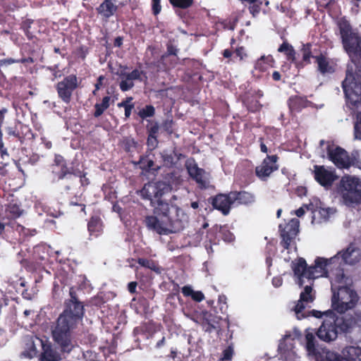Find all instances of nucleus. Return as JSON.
Returning a JSON list of instances; mask_svg holds the SVG:
<instances>
[{"label": "nucleus", "instance_id": "f257e3e1", "mask_svg": "<svg viewBox=\"0 0 361 361\" xmlns=\"http://www.w3.org/2000/svg\"><path fill=\"white\" fill-rule=\"evenodd\" d=\"M341 42L350 62L348 63L342 88L345 104L353 112H357L355 133L361 132V36L353 30L350 21L343 16L337 19Z\"/></svg>", "mask_w": 361, "mask_h": 361}, {"label": "nucleus", "instance_id": "f03ea898", "mask_svg": "<svg viewBox=\"0 0 361 361\" xmlns=\"http://www.w3.org/2000/svg\"><path fill=\"white\" fill-rule=\"evenodd\" d=\"M69 295L70 298L64 301L63 312L51 326L55 348L62 353H70L78 346L72 334L85 315V306L79 300L74 287L69 288Z\"/></svg>", "mask_w": 361, "mask_h": 361}, {"label": "nucleus", "instance_id": "7ed1b4c3", "mask_svg": "<svg viewBox=\"0 0 361 361\" xmlns=\"http://www.w3.org/2000/svg\"><path fill=\"white\" fill-rule=\"evenodd\" d=\"M175 209L177 216L176 219L166 220L161 217L159 218V216L156 215H148L145 216L144 224L149 230L159 235L180 232L185 228L188 216L180 208L176 207Z\"/></svg>", "mask_w": 361, "mask_h": 361}, {"label": "nucleus", "instance_id": "20e7f679", "mask_svg": "<svg viewBox=\"0 0 361 361\" xmlns=\"http://www.w3.org/2000/svg\"><path fill=\"white\" fill-rule=\"evenodd\" d=\"M338 192L346 204H360V179L349 175L343 176L338 187Z\"/></svg>", "mask_w": 361, "mask_h": 361}, {"label": "nucleus", "instance_id": "39448f33", "mask_svg": "<svg viewBox=\"0 0 361 361\" xmlns=\"http://www.w3.org/2000/svg\"><path fill=\"white\" fill-rule=\"evenodd\" d=\"M358 300L355 291L348 286H341L337 292L334 291L331 298V307L338 313H344L353 308Z\"/></svg>", "mask_w": 361, "mask_h": 361}, {"label": "nucleus", "instance_id": "423d86ee", "mask_svg": "<svg viewBox=\"0 0 361 361\" xmlns=\"http://www.w3.org/2000/svg\"><path fill=\"white\" fill-rule=\"evenodd\" d=\"M78 87V80L76 75L71 74L63 78L56 85L59 97L66 104L71 101L73 92Z\"/></svg>", "mask_w": 361, "mask_h": 361}, {"label": "nucleus", "instance_id": "0eeeda50", "mask_svg": "<svg viewBox=\"0 0 361 361\" xmlns=\"http://www.w3.org/2000/svg\"><path fill=\"white\" fill-rule=\"evenodd\" d=\"M168 189V185L163 182H148L137 193L142 200H149L151 204H154L155 200L162 198Z\"/></svg>", "mask_w": 361, "mask_h": 361}, {"label": "nucleus", "instance_id": "6e6552de", "mask_svg": "<svg viewBox=\"0 0 361 361\" xmlns=\"http://www.w3.org/2000/svg\"><path fill=\"white\" fill-rule=\"evenodd\" d=\"M47 260V252L42 246L37 245L30 250L29 258L22 259L20 264L28 271L39 269Z\"/></svg>", "mask_w": 361, "mask_h": 361}, {"label": "nucleus", "instance_id": "1a4fd4ad", "mask_svg": "<svg viewBox=\"0 0 361 361\" xmlns=\"http://www.w3.org/2000/svg\"><path fill=\"white\" fill-rule=\"evenodd\" d=\"M299 220L294 218L288 223L286 224L284 226H283L282 224L279 225V231L281 238L280 244L283 249L289 250L291 243L294 241V239L299 232Z\"/></svg>", "mask_w": 361, "mask_h": 361}, {"label": "nucleus", "instance_id": "9d476101", "mask_svg": "<svg viewBox=\"0 0 361 361\" xmlns=\"http://www.w3.org/2000/svg\"><path fill=\"white\" fill-rule=\"evenodd\" d=\"M327 154L329 159L338 169H348L350 166L355 165V162L352 159H350L347 151L339 146L333 148L329 145L327 147Z\"/></svg>", "mask_w": 361, "mask_h": 361}, {"label": "nucleus", "instance_id": "9b49d317", "mask_svg": "<svg viewBox=\"0 0 361 361\" xmlns=\"http://www.w3.org/2000/svg\"><path fill=\"white\" fill-rule=\"evenodd\" d=\"M278 160L276 154L267 155L261 164L255 167L256 176L261 180H267L271 173L279 169Z\"/></svg>", "mask_w": 361, "mask_h": 361}, {"label": "nucleus", "instance_id": "f8f14e48", "mask_svg": "<svg viewBox=\"0 0 361 361\" xmlns=\"http://www.w3.org/2000/svg\"><path fill=\"white\" fill-rule=\"evenodd\" d=\"M326 360L322 361H361V348L346 346L341 354L329 352L326 354Z\"/></svg>", "mask_w": 361, "mask_h": 361}, {"label": "nucleus", "instance_id": "ddd939ff", "mask_svg": "<svg viewBox=\"0 0 361 361\" xmlns=\"http://www.w3.org/2000/svg\"><path fill=\"white\" fill-rule=\"evenodd\" d=\"M313 174L314 180L325 188H330L338 176L334 171H329L324 166L314 165Z\"/></svg>", "mask_w": 361, "mask_h": 361}, {"label": "nucleus", "instance_id": "4468645a", "mask_svg": "<svg viewBox=\"0 0 361 361\" xmlns=\"http://www.w3.org/2000/svg\"><path fill=\"white\" fill-rule=\"evenodd\" d=\"M293 270L294 274L298 278V285L302 287L304 283L303 279H314L319 277L314 274V268L307 267V262L304 258L300 257L293 263Z\"/></svg>", "mask_w": 361, "mask_h": 361}, {"label": "nucleus", "instance_id": "2eb2a0df", "mask_svg": "<svg viewBox=\"0 0 361 361\" xmlns=\"http://www.w3.org/2000/svg\"><path fill=\"white\" fill-rule=\"evenodd\" d=\"M332 319L331 316L325 319L317 331V337L323 341L331 342L338 337V330Z\"/></svg>", "mask_w": 361, "mask_h": 361}, {"label": "nucleus", "instance_id": "dca6fc26", "mask_svg": "<svg viewBox=\"0 0 361 361\" xmlns=\"http://www.w3.org/2000/svg\"><path fill=\"white\" fill-rule=\"evenodd\" d=\"M314 298H315L312 294V288L310 286H306L304 288V290L301 292L300 299L298 300L293 308L295 315L298 319H302L306 317L303 312L305 308V303L308 304L312 302Z\"/></svg>", "mask_w": 361, "mask_h": 361}, {"label": "nucleus", "instance_id": "f3484780", "mask_svg": "<svg viewBox=\"0 0 361 361\" xmlns=\"http://www.w3.org/2000/svg\"><path fill=\"white\" fill-rule=\"evenodd\" d=\"M142 75H145V73L137 68H135L130 73L121 71L120 73L121 80L119 83L121 90L126 92L132 89L135 85L134 80H142Z\"/></svg>", "mask_w": 361, "mask_h": 361}, {"label": "nucleus", "instance_id": "a211bd4d", "mask_svg": "<svg viewBox=\"0 0 361 361\" xmlns=\"http://www.w3.org/2000/svg\"><path fill=\"white\" fill-rule=\"evenodd\" d=\"M231 196V192L228 194H218L212 198L211 203L214 209L226 216L230 213L231 206L234 204Z\"/></svg>", "mask_w": 361, "mask_h": 361}, {"label": "nucleus", "instance_id": "6ab92c4d", "mask_svg": "<svg viewBox=\"0 0 361 361\" xmlns=\"http://www.w3.org/2000/svg\"><path fill=\"white\" fill-rule=\"evenodd\" d=\"M345 264L353 265L361 260V250L354 243H350L345 250L338 252Z\"/></svg>", "mask_w": 361, "mask_h": 361}, {"label": "nucleus", "instance_id": "aec40b11", "mask_svg": "<svg viewBox=\"0 0 361 361\" xmlns=\"http://www.w3.org/2000/svg\"><path fill=\"white\" fill-rule=\"evenodd\" d=\"M185 168L189 176L202 188H205L206 181L203 178L205 171L198 167L194 158H190L186 161Z\"/></svg>", "mask_w": 361, "mask_h": 361}, {"label": "nucleus", "instance_id": "412c9836", "mask_svg": "<svg viewBox=\"0 0 361 361\" xmlns=\"http://www.w3.org/2000/svg\"><path fill=\"white\" fill-rule=\"evenodd\" d=\"M315 63L317 64V71L323 75L332 74L336 71V64L325 54L321 53L315 56Z\"/></svg>", "mask_w": 361, "mask_h": 361}, {"label": "nucleus", "instance_id": "4be33fe9", "mask_svg": "<svg viewBox=\"0 0 361 361\" xmlns=\"http://www.w3.org/2000/svg\"><path fill=\"white\" fill-rule=\"evenodd\" d=\"M312 102L309 101L306 97L293 95L288 98L287 104L290 113L296 114L302 111V109L311 106Z\"/></svg>", "mask_w": 361, "mask_h": 361}, {"label": "nucleus", "instance_id": "5701e85b", "mask_svg": "<svg viewBox=\"0 0 361 361\" xmlns=\"http://www.w3.org/2000/svg\"><path fill=\"white\" fill-rule=\"evenodd\" d=\"M117 0H104L100 5L96 8L97 13L101 16L102 19L108 20L111 17L115 15L118 11L116 5Z\"/></svg>", "mask_w": 361, "mask_h": 361}, {"label": "nucleus", "instance_id": "b1692460", "mask_svg": "<svg viewBox=\"0 0 361 361\" xmlns=\"http://www.w3.org/2000/svg\"><path fill=\"white\" fill-rule=\"evenodd\" d=\"M154 159V154L152 152V150H147L144 154L140 157L137 161L134 162V164L138 165L140 169L146 172L157 171L159 167H155Z\"/></svg>", "mask_w": 361, "mask_h": 361}, {"label": "nucleus", "instance_id": "393cba45", "mask_svg": "<svg viewBox=\"0 0 361 361\" xmlns=\"http://www.w3.org/2000/svg\"><path fill=\"white\" fill-rule=\"evenodd\" d=\"M278 51L283 53L286 56L288 61L293 63L298 69L302 68V63L296 59V51L293 47L289 44L287 40L284 41L278 48Z\"/></svg>", "mask_w": 361, "mask_h": 361}, {"label": "nucleus", "instance_id": "a878e982", "mask_svg": "<svg viewBox=\"0 0 361 361\" xmlns=\"http://www.w3.org/2000/svg\"><path fill=\"white\" fill-rule=\"evenodd\" d=\"M42 343V341L36 336L27 335L23 337L24 350L22 352V355L27 358H32L37 354V348L35 341Z\"/></svg>", "mask_w": 361, "mask_h": 361}, {"label": "nucleus", "instance_id": "bb28decb", "mask_svg": "<svg viewBox=\"0 0 361 361\" xmlns=\"http://www.w3.org/2000/svg\"><path fill=\"white\" fill-rule=\"evenodd\" d=\"M231 197L233 198V204L250 205L255 202V196L253 193L245 190L231 191Z\"/></svg>", "mask_w": 361, "mask_h": 361}, {"label": "nucleus", "instance_id": "cd10ccee", "mask_svg": "<svg viewBox=\"0 0 361 361\" xmlns=\"http://www.w3.org/2000/svg\"><path fill=\"white\" fill-rule=\"evenodd\" d=\"M326 313H329L332 320L335 324L338 333H348L353 326L354 320L352 318L338 317H336L333 310H328Z\"/></svg>", "mask_w": 361, "mask_h": 361}, {"label": "nucleus", "instance_id": "c85d7f7f", "mask_svg": "<svg viewBox=\"0 0 361 361\" xmlns=\"http://www.w3.org/2000/svg\"><path fill=\"white\" fill-rule=\"evenodd\" d=\"M155 200L154 204H150L154 208V214L166 220L173 219L169 216V204L161 198Z\"/></svg>", "mask_w": 361, "mask_h": 361}, {"label": "nucleus", "instance_id": "c756f323", "mask_svg": "<svg viewBox=\"0 0 361 361\" xmlns=\"http://www.w3.org/2000/svg\"><path fill=\"white\" fill-rule=\"evenodd\" d=\"M87 229L91 235L97 236L102 231V221L100 217L93 216L87 224Z\"/></svg>", "mask_w": 361, "mask_h": 361}, {"label": "nucleus", "instance_id": "7c9ffc66", "mask_svg": "<svg viewBox=\"0 0 361 361\" xmlns=\"http://www.w3.org/2000/svg\"><path fill=\"white\" fill-rule=\"evenodd\" d=\"M337 255L331 257L330 259H325L323 257H317L314 261V265L311 266V267L314 268V273L317 271V269H320V276L327 274L326 266L331 264L332 262L335 261L337 259ZM319 276V275H318Z\"/></svg>", "mask_w": 361, "mask_h": 361}, {"label": "nucleus", "instance_id": "2f4dec72", "mask_svg": "<svg viewBox=\"0 0 361 361\" xmlns=\"http://www.w3.org/2000/svg\"><path fill=\"white\" fill-rule=\"evenodd\" d=\"M300 52L302 57V60L299 61V63H302V68H304L306 65L311 63V58L314 59L315 57V56L312 55V44L310 43L302 44Z\"/></svg>", "mask_w": 361, "mask_h": 361}, {"label": "nucleus", "instance_id": "473e14b6", "mask_svg": "<svg viewBox=\"0 0 361 361\" xmlns=\"http://www.w3.org/2000/svg\"><path fill=\"white\" fill-rule=\"evenodd\" d=\"M43 352L41 355L42 361H58L59 355L52 349L50 345H42Z\"/></svg>", "mask_w": 361, "mask_h": 361}, {"label": "nucleus", "instance_id": "72a5a7b5", "mask_svg": "<svg viewBox=\"0 0 361 361\" xmlns=\"http://www.w3.org/2000/svg\"><path fill=\"white\" fill-rule=\"evenodd\" d=\"M111 97L105 96L103 97L101 103H96L94 104V116L96 118L99 117L110 106Z\"/></svg>", "mask_w": 361, "mask_h": 361}, {"label": "nucleus", "instance_id": "f704fd0d", "mask_svg": "<svg viewBox=\"0 0 361 361\" xmlns=\"http://www.w3.org/2000/svg\"><path fill=\"white\" fill-rule=\"evenodd\" d=\"M58 168L59 170L56 171L55 169H54L52 171L55 175V177L57 178L58 180L64 179L68 175L73 174V171H75V169H74L73 167H68L67 162L59 166Z\"/></svg>", "mask_w": 361, "mask_h": 361}, {"label": "nucleus", "instance_id": "c9c22d12", "mask_svg": "<svg viewBox=\"0 0 361 361\" xmlns=\"http://www.w3.org/2000/svg\"><path fill=\"white\" fill-rule=\"evenodd\" d=\"M244 103L247 110L252 113L259 111L262 108V105L257 99L254 98V96L247 97L244 100Z\"/></svg>", "mask_w": 361, "mask_h": 361}, {"label": "nucleus", "instance_id": "e433bc0d", "mask_svg": "<svg viewBox=\"0 0 361 361\" xmlns=\"http://www.w3.org/2000/svg\"><path fill=\"white\" fill-rule=\"evenodd\" d=\"M6 112V109H3L0 110V153L1 157L4 159V157H8L9 154L7 152L6 147H4V144L3 142V133L1 131V126L4 121V114Z\"/></svg>", "mask_w": 361, "mask_h": 361}, {"label": "nucleus", "instance_id": "4c0bfd02", "mask_svg": "<svg viewBox=\"0 0 361 361\" xmlns=\"http://www.w3.org/2000/svg\"><path fill=\"white\" fill-rule=\"evenodd\" d=\"M249 4L248 10L253 17L257 16L261 10L262 1L260 0H244Z\"/></svg>", "mask_w": 361, "mask_h": 361}, {"label": "nucleus", "instance_id": "58836bf2", "mask_svg": "<svg viewBox=\"0 0 361 361\" xmlns=\"http://www.w3.org/2000/svg\"><path fill=\"white\" fill-rule=\"evenodd\" d=\"M137 114L140 118L144 120L148 117L154 116L155 114V109L152 105H146L138 111Z\"/></svg>", "mask_w": 361, "mask_h": 361}, {"label": "nucleus", "instance_id": "ea45409f", "mask_svg": "<svg viewBox=\"0 0 361 361\" xmlns=\"http://www.w3.org/2000/svg\"><path fill=\"white\" fill-rule=\"evenodd\" d=\"M169 3L174 8H179L182 9H186L190 7L194 0H169Z\"/></svg>", "mask_w": 361, "mask_h": 361}, {"label": "nucleus", "instance_id": "a19ab883", "mask_svg": "<svg viewBox=\"0 0 361 361\" xmlns=\"http://www.w3.org/2000/svg\"><path fill=\"white\" fill-rule=\"evenodd\" d=\"M6 210L8 212V214L11 216V217L14 219L20 217L23 214V210L17 204H9L7 207Z\"/></svg>", "mask_w": 361, "mask_h": 361}, {"label": "nucleus", "instance_id": "79ce46f5", "mask_svg": "<svg viewBox=\"0 0 361 361\" xmlns=\"http://www.w3.org/2000/svg\"><path fill=\"white\" fill-rule=\"evenodd\" d=\"M146 128L148 135L157 136L159 130V126L157 121L147 120V125Z\"/></svg>", "mask_w": 361, "mask_h": 361}, {"label": "nucleus", "instance_id": "37998d69", "mask_svg": "<svg viewBox=\"0 0 361 361\" xmlns=\"http://www.w3.org/2000/svg\"><path fill=\"white\" fill-rule=\"evenodd\" d=\"M73 175L80 178V183L82 186H87L90 184L89 178L86 177V172L82 171L80 169H75V171H73Z\"/></svg>", "mask_w": 361, "mask_h": 361}, {"label": "nucleus", "instance_id": "c03bdc74", "mask_svg": "<svg viewBox=\"0 0 361 361\" xmlns=\"http://www.w3.org/2000/svg\"><path fill=\"white\" fill-rule=\"evenodd\" d=\"M137 263L143 267L148 268L151 270H156V264L152 259H149L146 258H138Z\"/></svg>", "mask_w": 361, "mask_h": 361}, {"label": "nucleus", "instance_id": "a18cd8bd", "mask_svg": "<svg viewBox=\"0 0 361 361\" xmlns=\"http://www.w3.org/2000/svg\"><path fill=\"white\" fill-rule=\"evenodd\" d=\"M306 348L309 352H314L315 350L314 336L312 333H308L305 336Z\"/></svg>", "mask_w": 361, "mask_h": 361}, {"label": "nucleus", "instance_id": "49530a36", "mask_svg": "<svg viewBox=\"0 0 361 361\" xmlns=\"http://www.w3.org/2000/svg\"><path fill=\"white\" fill-rule=\"evenodd\" d=\"M269 68L265 63V56H262L255 63V69L259 72H265Z\"/></svg>", "mask_w": 361, "mask_h": 361}, {"label": "nucleus", "instance_id": "de8ad7c7", "mask_svg": "<svg viewBox=\"0 0 361 361\" xmlns=\"http://www.w3.org/2000/svg\"><path fill=\"white\" fill-rule=\"evenodd\" d=\"M82 194L79 196L75 195L74 197H73L70 201V205L73 206H79L80 207L81 212H84V214H86L85 208L86 205L82 202Z\"/></svg>", "mask_w": 361, "mask_h": 361}, {"label": "nucleus", "instance_id": "09e8293b", "mask_svg": "<svg viewBox=\"0 0 361 361\" xmlns=\"http://www.w3.org/2000/svg\"><path fill=\"white\" fill-rule=\"evenodd\" d=\"M234 354V350L233 345H229L226 349H224L222 352L221 360L223 361H229L233 358V355Z\"/></svg>", "mask_w": 361, "mask_h": 361}, {"label": "nucleus", "instance_id": "8fccbe9b", "mask_svg": "<svg viewBox=\"0 0 361 361\" xmlns=\"http://www.w3.org/2000/svg\"><path fill=\"white\" fill-rule=\"evenodd\" d=\"M164 165L167 167H173L176 161L174 160V156L171 154H163L161 155Z\"/></svg>", "mask_w": 361, "mask_h": 361}, {"label": "nucleus", "instance_id": "3c124183", "mask_svg": "<svg viewBox=\"0 0 361 361\" xmlns=\"http://www.w3.org/2000/svg\"><path fill=\"white\" fill-rule=\"evenodd\" d=\"M159 144V141L157 139V136L149 135H148L147 139V145L149 147L147 150H153Z\"/></svg>", "mask_w": 361, "mask_h": 361}, {"label": "nucleus", "instance_id": "603ef678", "mask_svg": "<svg viewBox=\"0 0 361 361\" xmlns=\"http://www.w3.org/2000/svg\"><path fill=\"white\" fill-rule=\"evenodd\" d=\"M6 132L8 135V138L13 137L16 140L21 141L22 137L20 135L19 132L16 130V128L8 127L6 129Z\"/></svg>", "mask_w": 361, "mask_h": 361}, {"label": "nucleus", "instance_id": "864d4df0", "mask_svg": "<svg viewBox=\"0 0 361 361\" xmlns=\"http://www.w3.org/2000/svg\"><path fill=\"white\" fill-rule=\"evenodd\" d=\"M152 11L154 16H157L161 11V0H152Z\"/></svg>", "mask_w": 361, "mask_h": 361}, {"label": "nucleus", "instance_id": "5fc2aeb1", "mask_svg": "<svg viewBox=\"0 0 361 361\" xmlns=\"http://www.w3.org/2000/svg\"><path fill=\"white\" fill-rule=\"evenodd\" d=\"M327 311H325V312H321V311H318V310H311L310 312H308V314H305V315L307 317L308 316H313L316 318H321L322 317V315H326L327 318H329L330 317V314L329 313H326Z\"/></svg>", "mask_w": 361, "mask_h": 361}, {"label": "nucleus", "instance_id": "6e6d98bb", "mask_svg": "<svg viewBox=\"0 0 361 361\" xmlns=\"http://www.w3.org/2000/svg\"><path fill=\"white\" fill-rule=\"evenodd\" d=\"M90 302L91 305L101 307L104 303V300L102 296L97 295L92 298Z\"/></svg>", "mask_w": 361, "mask_h": 361}, {"label": "nucleus", "instance_id": "4d7b16f0", "mask_svg": "<svg viewBox=\"0 0 361 361\" xmlns=\"http://www.w3.org/2000/svg\"><path fill=\"white\" fill-rule=\"evenodd\" d=\"M54 165L53 166H56V167H59L61 165H63V164L66 163V160L64 159V157L60 154H56L55 157H54Z\"/></svg>", "mask_w": 361, "mask_h": 361}, {"label": "nucleus", "instance_id": "13d9d810", "mask_svg": "<svg viewBox=\"0 0 361 361\" xmlns=\"http://www.w3.org/2000/svg\"><path fill=\"white\" fill-rule=\"evenodd\" d=\"M87 53V48L85 46H80L77 49V55L82 60H84L86 58Z\"/></svg>", "mask_w": 361, "mask_h": 361}, {"label": "nucleus", "instance_id": "bf43d9fd", "mask_svg": "<svg viewBox=\"0 0 361 361\" xmlns=\"http://www.w3.org/2000/svg\"><path fill=\"white\" fill-rule=\"evenodd\" d=\"M235 54L238 57L240 58V60H243L245 57H247V54L245 53V49L244 47H238L235 50Z\"/></svg>", "mask_w": 361, "mask_h": 361}, {"label": "nucleus", "instance_id": "052dcab7", "mask_svg": "<svg viewBox=\"0 0 361 361\" xmlns=\"http://www.w3.org/2000/svg\"><path fill=\"white\" fill-rule=\"evenodd\" d=\"M30 254V249H26L25 250H21L18 253V255H17V257H18V262L20 263V260L22 259H26V258H29V255Z\"/></svg>", "mask_w": 361, "mask_h": 361}, {"label": "nucleus", "instance_id": "680f3d73", "mask_svg": "<svg viewBox=\"0 0 361 361\" xmlns=\"http://www.w3.org/2000/svg\"><path fill=\"white\" fill-rule=\"evenodd\" d=\"M191 298L195 302H201L204 300V296L202 292L201 291H195L193 292Z\"/></svg>", "mask_w": 361, "mask_h": 361}, {"label": "nucleus", "instance_id": "e2e57ef3", "mask_svg": "<svg viewBox=\"0 0 361 361\" xmlns=\"http://www.w3.org/2000/svg\"><path fill=\"white\" fill-rule=\"evenodd\" d=\"M194 290L190 286H185L182 288V293L185 297H191Z\"/></svg>", "mask_w": 361, "mask_h": 361}, {"label": "nucleus", "instance_id": "0e129e2a", "mask_svg": "<svg viewBox=\"0 0 361 361\" xmlns=\"http://www.w3.org/2000/svg\"><path fill=\"white\" fill-rule=\"evenodd\" d=\"M137 286V283L136 281H131L128 284V290L131 293H136V288Z\"/></svg>", "mask_w": 361, "mask_h": 361}, {"label": "nucleus", "instance_id": "69168bd1", "mask_svg": "<svg viewBox=\"0 0 361 361\" xmlns=\"http://www.w3.org/2000/svg\"><path fill=\"white\" fill-rule=\"evenodd\" d=\"M265 63L268 65V67H274L275 63V60L271 55L265 56Z\"/></svg>", "mask_w": 361, "mask_h": 361}, {"label": "nucleus", "instance_id": "338daca9", "mask_svg": "<svg viewBox=\"0 0 361 361\" xmlns=\"http://www.w3.org/2000/svg\"><path fill=\"white\" fill-rule=\"evenodd\" d=\"M105 79L104 75H99L97 80V82L94 84V87H96V90H99L101 87L103 85V81Z\"/></svg>", "mask_w": 361, "mask_h": 361}, {"label": "nucleus", "instance_id": "774afa93", "mask_svg": "<svg viewBox=\"0 0 361 361\" xmlns=\"http://www.w3.org/2000/svg\"><path fill=\"white\" fill-rule=\"evenodd\" d=\"M177 51H178L177 49L173 44L167 45V53L169 55L176 56L177 54Z\"/></svg>", "mask_w": 361, "mask_h": 361}]
</instances>
